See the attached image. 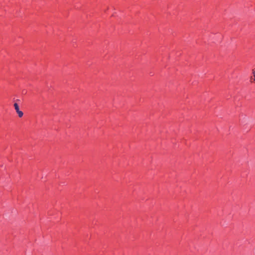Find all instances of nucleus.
Returning a JSON list of instances; mask_svg holds the SVG:
<instances>
[{"label":"nucleus","instance_id":"2","mask_svg":"<svg viewBox=\"0 0 255 255\" xmlns=\"http://www.w3.org/2000/svg\"><path fill=\"white\" fill-rule=\"evenodd\" d=\"M253 79L254 81H255V69L253 70Z\"/></svg>","mask_w":255,"mask_h":255},{"label":"nucleus","instance_id":"1","mask_svg":"<svg viewBox=\"0 0 255 255\" xmlns=\"http://www.w3.org/2000/svg\"><path fill=\"white\" fill-rule=\"evenodd\" d=\"M13 106H14V109H15L16 113L17 114L18 117L19 118H21L23 116V113L21 111H20L19 110L18 105L15 103L14 104Z\"/></svg>","mask_w":255,"mask_h":255}]
</instances>
